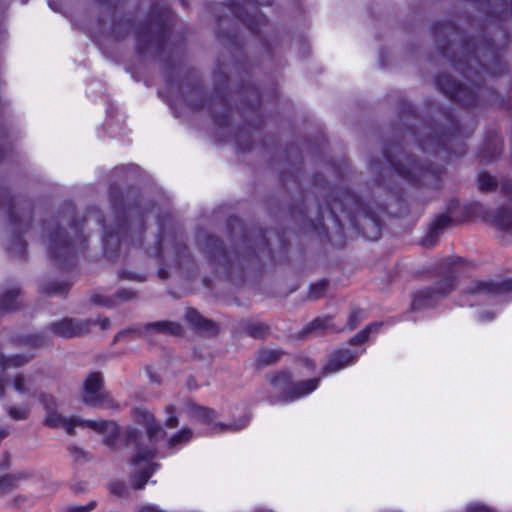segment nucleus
Listing matches in <instances>:
<instances>
[{"instance_id": "nucleus-1", "label": "nucleus", "mask_w": 512, "mask_h": 512, "mask_svg": "<svg viewBox=\"0 0 512 512\" xmlns=\"http://www.w3.org/2000/svg\"><path fill=\"white\" fill-rule=\"evenodd\" d=\"M41 401L47 410L45 421L49 426L62 428L69 433H71L76 426L87 428L102 434L107 444H110L112 440L118 436L123 439L124 443L128 446L141 444L140 439L142 435L135 428H127L120 433L117 424L112 421L83 420L74 417L67 418L55 409V402L51 396L45 395L41 398Z\"/></svg>"}, {"instance_id": "nucleus-2", "label": "nucleus", "mask_w": 512, "mask_h": 512, "mask_svg": "<svg viewBox=\"0 0 512 512\" xmlns=\"http://www.w3.org/2000/svg\"><path fill=\"white\" fill-rule=\"evenodd\" d=\"M318 379L298 380L289 372H280L270 377L268 392L278 401H297L315 391Z\"/></svg>"}, {"instance_id": "nucleus-3", "label": "nucleus", "mask_w": 512, "mask_h": 512, "mask_svg": "<svg viewBox=\"0 0 512 512\" xmlns=\"http://www.w3.org/2000/svg\"><path fill=\"white\" fill-rule=\"evenodd\" d=\"M377 327L378 325L376 324L368 326L366 329L361 331L359 335L355 337V339L352 340L348 348L341 349L334 353L328 360L327 364L324 366L323 373L325 375L336 373L352 365L358 359V357L364 352L363 349L355 347L353 342H364L365 340L368 339L369 333L372 330L376 329Z\"/></svg>"}, {"instance_id": "nucleus-4", "label": "nucleus", "mask_w": 512, "mask_h": 512, "mask_svg": "<svg viewBox=\"0 0 512 512\" xmlns=\"http://www.w3.org/2000/svg\"><path fill=\"white\" fill-rule=\"evenodd\" d=\"M185 413L192 423L203 424L213 431H222L227 428L231 430H240L246 427L250 422V417L245 415L238 423L233 422L229 425L223 424L217 421V416L214 411L194 403L186 405Z\"/></svg>"}, {"instance_id": "nucleus-5", "label": "nucleus", "mask_w": 512, "mask_h": 512, "mask_svg": "<svg viewBox=\"0 0 512 512\" xmlns=\"http://www.w3.org/2000/svg\"><path fill=\"white\" fill-rule=\"evenodd\" d=\"M155 457V450H138V453L132 458L133 471L130 475V482L133 489H143L152 474L159 468V464L153 462Z\"/></svg>"}, {"instance_id": "nucleus-6", "label": "nucleus", "mask_w": 512, "mask_h": 512, "mask_svg": "<svg viewBox=\"0 0 512 512\" xmlns=\"http://www.w3.org/2000/svg\"><path fill=\"white\" fill-rule=\"evenodd\" d=\"M102 399V377L99 373H92L84 382L83 400L89 405H98Z\"/></svg>"}, {"instance_id": "nucleus-7", "label": "nucleus", "mask_w": 512, "mask_h": 512, "mask_svg": "<svg viewBox=\"0 0 512 512\" xmlns=\"http://www.w3.org/2000/svg\"><path fill=\"white\" fill-rule=\"evenodd\" d=\"M135 418L139 423L145 426L147 436L151 440H157L164 437V431L161 425L156 422L154 416L149 411L138 408L135 410Z\"/></svg>"}, {"instance_id": "nucleus-8", "label": "nucleus", "mask_w": 512, "mask_h": 512, "mask_svg": "<svg viewBox=\"0 0 512 512\" xmlns=\"http://www.w3.org/2000/svg\"><path fill=\"white\" fill-rule=\"evenodd\" d=\"M29 477L30 475L26 472H16L0 476V495L7 494L18 488L20 482Z\"/></svg>"}, {"instance_id": "nucleus-9", "label": "nucleus", "mask_w": 512, "mask_h": 512, "mask_svg": "<svg viewBox=\"0 0 512 512\" xmlns=\"http://www.w3.org/2000/svg\"><path fill=\"white\" fill-rule=\"evenodd\" d=\"M197 437L198 434L193 429L188 426H183L169 436L168 443L171 446H186L192 444L193 440Z\"/></svg>"}, {"instance_id": "nucleus-10", "label": "nucleus", "mask_w": 512, "mask_h": 512, "mask_svg": "<svg viewBox=\"0 0 512 512\" xmlns=\"http://www.w3.org/2000/svg\"><path fill=\"white\" fill-rule=\"evenodd\" d=\"M53 329L56 334L62 337H72L84 331L82 325L72 319H64L55 323Z\"/></svg>"}, {"instance_id": "nucleus-11", "label": "nucleus", "mask_w": 512, "mask_h": 512, "mask_svg": "<svg viewBox=\"0 0 512 512\" xmlns=\"http://www.w3.org/2000/svg\"><path fill=\"white\" fill-rule=\"evenodd\" d=\"M512 291V281H508L507 283L496 286L491 283L486 282H477L473 285V287L470 289V292L473 294H481V293H490L493 291Z\"/></svg>"}, {"instance_id": "nucleus-12", "label": "nucleus", "mask_w": 512, "mask_h": 512, "mask_svg": "<svg viewBox=\"0 0 512 512\" xmlns=\"http://www.w3.org/2000/svg\"><path fill=\"white\" fill-rule=\"evenodd\" d=\"M13 387L17 392L22 394H31L36 391L34 380L31 377H24L21 375L15 377Z\"/></svg>"}, {"instance_id": "nucleus-13", "label": "nucleus", "mask_w": 512, "mask_h": 512, "mask_svg": "<svg viewBox=\"0 0 512 512\" xmlns=\"http://www.w3.org/2000/svg\"><path fill=\"white\" fill-rule=\"evenodd\" d=\"M27 361H28V359L25 357L15 356V357L7 358L5 356L0 355V371L2 373H4L8 369L21 366L24 363H26Z\"/></svg>"}, {"instance_id": "nucleus-14", "label": "nucleus", "mask_w": 512, "mask_h": 512, "mask_svg": "<svg viewBox=\"0 0 512 512\" xmlns=\"http://www.w3.org/2000/svg\"><path fill=\"white\" fill-rule=\"evenodd\" d=\"M110 493L114 496L126 498L129 496V489L121 480L111 481L108 485Z\"/></svg>"}, {"instance_id": "nucleus-15", "label": "nucleus", "mask_w": 512, "mask_h": 512, "mask_svg": "<svg viewBox=\"0 0 512 512\" xmlns=\"http://www.w3.org/2000/svg\"><path fill=\"white\" fill-rule=\"evenodd\" d=\"M495 185H496V181H495V179L491 175L486 174V173L480 174V176H479V186H480L481 189H483V190H490L493 187H495Z\"/></svg>"}, {"instance_id": "nucleus-16", "label": "nucleus", "mask_w": 512, "mask_h": 512, "mask_svg": "<svg viewBox=\"0 0 512 512\" xmlns=\"http://www.w3.org/2000/svg\"><path fill=\"white\" fill-rule=\"evenodd\" d=\"M166 418H165V426L168 428H174L178 425V417L175 414V409L173 407H167L166 410Z\"/></svg>"}, {"instance_id": "nucleus-17", "label": "nucleus", "mask_w": 512, "mask_h": 512, "mask_svg": "<svg viewBox=\"0 0 512 512\" xmlns=\"http://www.w3.org/2000/svg\"><path fill=\"white\" fill-rule=\"evenodd\" d=\"M185 317L195 327H202L204 320L196 310H188Z\"/></svg>"}, {"instance_id": "nucleus-18", "label": "nucleus", "mask_w": 512, "mask_h": 512, "mask_svg": "<svg viewBox=\"0 0 512 512\" xmlns=\"http://www.w3.org/2000/svg\"><path fill=\"white\" fill-rule=\"evenodd\" d=\"M9 415L16 420H23L28 415V410L26 408H10Z\"/></svg>"}, {"instance_id": "nucleus-19", "label": "nucleus", "mask_w": 512, "mask_h": 512, "mask_svg": "<svg viewBox=\"0 0 512 512\" xmlns=\"http://www.w3.org/2000/svg\"><path fill=\"white\" fill-rule=\"evenodd\" d=\"M96 505H97V502L93 500V501H90L86 505L70 507L68 509V512H90L93 509H95Z\"/></svg>"}, {"instance_id": "nucleus-20", "label": "nucleus", "mask_w": 512, "mask_h": 512, "mask_svg": "<svg viewBox=\"0 0 512 512\" xmlns=\"http://www.w3.org/2000/svg\"><path fill=\"white\" fill-rule=\"evenodd\" d=\"M466 512H494L489 507L485 506L484 504L480 503H474L470 504L466 508Z\"/></svg>"}, {"instance_id": "nucleus-21", "label": "nucleus", "mask_w": 512, "mask_h": 512, "mask_svg": "<svg viewBox=\"0 0 512 512\" xmlns=\"http://www.w3.org/2000/svg\"><path fill=\"white\" fill-rule=\"evenodd\" d=\"M163 330L171 333V334H178L181 331V327L177 323H164L162 324Z\"/></svg>"}, {"instance_id": "nucleus-22", "label": "nucleus", "mask_w": 512, "mask_h": 512, "mask_svg": "<svg viewBox=\"0 0 512 512\" xmlns=\"http://www.w3.org/2000/svg\"><path fill=\"white\" fill-rule=\"evenodd\" d=\"M496 223L499 227L507 229L512 226V216H509V219L507 220L505 215L499 216L496 220Z\"/></svg>"}, {"instance_id": "nucleus-23", "label": "nucleus", "mask_w": 512, "mask_h": 512, "mask_svg": "<svg viewBox=\"0 0 512 512\" xmlns=\"http://www.w3.org/2000/svg\"><path fill=\"white\" fill-rule=\"evenodd\" d=\"M325 289V283H318L311 287L310 296L312 298H318Z\"/></svg>"}, {"instance_id": "nucleus-24", "label": "nucleus", "mask_w": 512, "mask_h": 512, "mask_svg": "<svg viewBox=\"0 0 512 512\" xmlns=\"http://www.w3.org/2000/svg\"><path fill=\"white\" fill-rule=\"evenodd\" d=\"M312 325L316 329H328L330 327V319H316Z\"/></svg>"}, {"instance_id": "nucleus-25", "label": "nucleus", "mask_w": 512, "mask_h": 512, "mask_svg": "<svg viewBox=\"0 0 512 512\" xmlns=\"http://www.w3.org/2000/svg\"><path fill=\"white\" fill-rule=\"evenodd\" d=\"M10 465V455L8 452H2L0 454V468L6 469Z\"/></svg>"}, {"instance_id": "nucleus-26", "label": "nucleus", "mask_w": 512, "mask_h": 512, "mask_svg": "<svg viewBox=\"0 0 512 512\" xmlns=\"http://www.w3.org/2000/svg\"><path fill=\"white\" fill-rule=\"evenodd\" d=\"M86 453L84 450H73V458L75 461H80L81 459H85Z\"/></svg>"}, {"instance_id": "nucleus-27", "label": "nucleus", "mask_w": 512, "mask_h": 512, "mask_svg": "<svg viewBox=\"0 0 512 512\" xmlns=\"http://www.w3.org/2000/svg\"><path fill=\"white\" fill-rule=\"evenodd\" d=\"M360 312L359 313H355L351 316V323H350V328H353L355 325H356V322L354 321L356 318L357 320H359L361 317H360Z\"/></svg>"}, {"instance_id": "nucleus-28", "label": "nucleus", "mask_w": 512, "mask_h": 512, "mask_svg": "<svg viewBox=\"0 0 512 512\" xmlns=\"http://www.w3.org/2000/svg\"><path fill=\"white\" fill-rule=\"evenodd\" d=\"M4 389H5L4 378H3V376H0V393L2 391H4Z\"/></svg>"}, {"instance_id": "nucleus-29", "label": "nucleus", "mask_w": 512, "mask_h": 512, "mask_svg": "<svg viewBox=\"0 0 512 512\" xmlns=\"http://www.w3.org/2000/svg\"><path fill=\"white\" fill-rule=\"evenodd\" d=\"M314 368H315L314 363L308 361L307 362V369H308V371H312V370H314Z\"/></svg>"}, {"instance_id": "nucleus-30", "label": "nucleus", "mask_w": 512, "mask_h": 512, "mask_svg": "<svg viewBox=\"0 0 512 512\" xmlns=\"http://www.w3.org/2000/svg\"><path fill=\"white\" fill-rule=\"evenodd\" d=\"M423 304L421 303V301L419 299H416L414 302H413V306L414 307H420L422 306Z\"/></svg>"}, {"instance_id": "nucleus-31", "label": "nucleus", "mask_w": 512, "mask_h": 512, "mask_svg": "<svg viewBox=\"0 0 512 512\" xmlns=\"http://www.w3.org/2000/svg\"><path fill=\"white\" fill-rule=\"evenodd\" d=\"M6 434H7V433H6V431H5V430H3V429H1V430H0V438L5 437V436H6Z\"/></svg>"}]
</instances>
